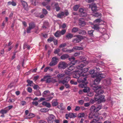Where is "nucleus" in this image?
Here are the masks:
<instances>
[{
    "instance_id": "680f3d73",
    "label": "nucleus",
    "mask_w": 123,
    "mask_h": 123,
    "mask_svg": "<svg viewBox=\"0 0 123 123\" xmlns=\"http://www.w3.org/2000/svg\"><path fill=\"white\" fill-rule=\"evenodd\" d=\"M84 101L83 100H81L78 101V103L79 104L81 105H82L84 103Z\"/></svg>"
},
{
    "instance_id": "72a5a7b5",
    "label": "nucleus",
    "mask_w": 123,
    "mask_h": 123,
    "mask_svg": "<svg viewBox=\"0 0 123 123\" xmlns=\"http://www.w3.org/2000/svg\"><path fill=\"white\" fill-rule=\"evenodd\" d=\"M35 116V115L32 113H29L26 117L27 118H30L34 117Z\"/></svg>"
},
{
    "instance_id": "f257e3e1",
    "label": "nucleus",
    "mask_w": 123,
    "mask_h": 123,
    "mask_svg": "<svg viewBox=\"0 0 123 123\" xmlns=\"http://www.w3.org/2000/svg\"><path fill=\"white\" fill-rule=\"evenodd\" d=\"M88 64V62L86 61H84L82 62L81 64L77 67V68L79 69L80 73H81V75L83 76L85 75L83 74V73H85L87 72L88 70V69L87 68H82L84 66Z\"/></svg>"
},
{
    "instance_id": "f3484780",
    "label": "nucleus",
    "mask_w": 123,
    "mask_h": 123,
    "mask_svg": "<svg viewBox=\"0 0 123 123\" xmlns=\"http://www.w3.org/2000/svg\"><path fill=\"white\" fill-rule=\"evenodd\" d=\"M86 78L85 77L83 78H79L77 79V81L79 83H83L86 81Z\"/></svg>"
},
{
    "instance_id": "bb28decb",
    "label": "nucleus",
    "mask_w": 123,
    "mask_h": 123,
    "mask_svg": "<svg viewBox=\"0 0 123 123\" xmlns=\"http://www.w3.org/2000/svg\"><path fill=\"white\" fill-rule=\"evenodd\" d=\"M95 77H96V79L95 80L94 83V84L96 85L99 83L101 80L99 78H97L96 76H95Z\"/></svg>"
},
{
    "instance_id": "a211bd4d",
    "label": "nucleus",
    "mask_w": 123,
    "mask_h": 123,
    "mask_svg": "<svg viewBox=\"0 0 123 123\" xmlns=\"http://www.w3.org/2000/svg\"><path fill=\"white\" fill-rule=\"evenodd\" d=\"M73 37V35L72 34L70 33H68L66 35V38L68 39H71Z\"/></svg>"
},
{
    "instance_id": "7ed1b4c3",
    "label": "nucleus",
    "mask_w": 123,
    "mask_h": 123,
    "mask_svg": "<svg viewBox=\"0 0 123 123\" xmlns=\"http://www.w3.org/2000/svg\"><path fill=\"white\" fill-rule=\"evenodd\" d=\"M67 63L65 62H61L58 64V67L60 69H63L66 68L67 67Z\"/></svg>"
},
{
    "instance_id": "b1692460",
    "label": "nucleus",
    "mask_w": 123,
    "mask_h": 123,
    "mask_svg": "<svg viewBox=\"0 0 123 123\" xmlns=\"http://www.w3.org/2000/svg\"><path fill=\"white\" fill-rule=\"evenodd\" d=\"M95 70H92L90 71V73L92 74L91 76L92 78H94L96 75V73H94Z\"/></svg>"
},
{
    "instance_id": "5701e85b",
    "label": "nucleus",
    "mask_w": 123,
    "mask_h": 123,
    "mask_svg": "<svg viewBox=\"0 0 123 123\" xmlns=\"http://www.w3.org/2000/svg\"><path fill=\"white\" fill-rule=\"evenodd\" d=\"M22 5L25 9H27L28 5L26 2L24 1H21Z\"/></svg>"
},
{
    "instance_id": "3c124183",
    "label": "nucleus",
    "mask_w": 123,
    "mask_h": 123,
    "mask_svg": "<svg viewBox=\"0 0 123 123\" xmlns=\"http://www.w3.org/2000/svg\"><path fill=\"white\" fill-rule=\"evenodd\" d=\"M27 82L29 84V85L30 86H33V82L32 81L28 80H27Z\"/></svg>"
},
{
    "instance_id": "5fc2aeb1",
    "label": "nucleus",
    "mask_w": 123,
    "mask_h": 123,
    "mask_svg": "<svg viewBox=\"0 0 123 123\" xmlns=\"http://www.w3.org/2000/svg\"><path fill=\"white\" fill-rule=\"evenodd\" d=\"M93 31L92 30L89 31H88V34L90 36H92L93 35Z\"/></svg>"
},
{
    "instance_id": "8fccbe9b",
    "label": "nucleus",
    "mask_w": 123,
    "mask_h": 123,
    "mask_svg": "<svg viewBox=\"0 0 123 123\" xmlns=\"http://www.w3.org/2000/svg\"><path fill=\"white\" fill-rule=\"evenodd\" d=\"M32 4L34 5H36L38 3V0H32Z\"/></svg>"
},
{
    "instance_id": "603ef678",
    "label": "nucleus",
    "mask_w": 123,
    "mask_h": 123,
    "mask_svg": "<svg viewBox=\"0 0 123 123\" xmlns=\"http://www.w3.org/2000/svg\"><path fill=\"white\" fill-rule=\"evenodd\" d=\"M98 121V119H93V120L91 122V123H101V122H98L97 123Z\"/></svg>"
},
{
    "instance_id": "4468645a",
    "label": "nucleus",
    "mask_w": 123,
    "mask_h": 123,
    "mask_svg": "<svg viewBox=\"0 0 123 123\" xmlns=\"http://www.w3.org/2000/svg\"><path fill=\"white\" fill-rule=\"evenodd\" d=\"M89 7L91 8L92 11L94 12L97 11V7L95 4L92 3L89 5Z\"/></svg>"
},
{
    "instance_id": "864d4df0",
    "label": "nucleus",
    "mask_w": 123,
    "mask_h": 123,
    "mask_svg": "<svg viewBox=\"0 0 123 123\" xmlns=\"http://www.w3.org/2000/svg\"><path fill=\"white\" fill-rule=\"evenodd\" d=\"M95 106H94V105H93L91 107L90 110L91 111H93L95 112Z\"/></svg>"
},
{
    "instance_id": "423d86ee",
    "label": "nucleus",
    "mask_w": 123,
    "mask_h": 123,
    "mask_svg": "<svg viewBox=\"0 0 123 123\" xmlns=\"http://www.w3.org/2000/svg\"><path fill=\"white\" fill-rule=\"evenodd\" d=\"M58 60V59L57 57H53L52 59V61L49 63V65L51 67L57 64Z\"/></svg>"
},
{
    "instance_id": "58836bf2",
    "label": "nucleus",
    "mask_w": 123,
    "mask_h": 123,
    "mask_svg": "<svg viewBox=\"0 0 123 123\" xmlns=\"http://www.w3.org/2000/svg\"><path fill=\"white\" fill-rule=\"evenodd\" d=\"M87 14L86 11L85 10V11L83 12L80 13V16L81 17H85L86 16Z\"/></svg>"
},
{
    "instance_id": "6e6552de",
    "label": "nucleus",
    "mask_w": 123,
    "mask_h": 123,
    "mask_svg": "<svg viewBox=\"0 0 123 123\" xmlns=\"http://www.w3.org/2000/svg\"><path fill=\"white\" fill-rule=\"evenodd\" d=\"M41 81H46V83H50L51 81V79L49 76H46L44 77L43 79H41Z\"/></svg>"
},
{
    "instance_id": "13d9d810",
    "label": "nucleus",
    "mask_w": 123,
    "mask_h": 123,
    "mask_svg": "<svg viewBox=\"0 0 123 123\" xmlns=\"http://www.w3.org/2000/svg\"><path fill=\"white\" fill-rule=\"evenodd\" d=\"M54 40V38L53 37H50L48 39L47 41L49 43H50L51 42L53 41Z\"/></svg>"
},
{
    "instance_id": "f704fd0d",
    "label": "nucleus",
    "mask_w": 123,
    "mask_h": 123,
    "mask_svg": "<svg viewBox=\"0 0 123 123\" xmlns=\"http://www.w3.org/2000/svg\"><path fill=\"white\" fill-rule=\"evenodd\" d=\"M7 5H11L13 6H15L16 5V3L13 1H10L8 2Z\"/></svg>"
},
{
    "instance_id": "e433bc0d",
    "label": "nucleus",
    "mask_w": 123,
    "mask_h": 123,
    "mask_svg": "<svg viewBox=\"0 0 123 123\" xmlns=\"http://www.w3.org/2000/svg\"><path fill=\"white\" fill-rule=\"evenodd\" d=\"M78 62V63H80V61L79 60H77L74 61L73 60V61H72V62H71V64H72V65H74L76 63H77Z\"/></svg>"
},
{
    "instance_id": "6ab92c4d",
    "label": "nucleus",
    "mask_w": 123,
    "mask_h": 123,
    "mask_svg": "<svg viewBox=\"0 0 123 123\" xmlns=\"http://www.w3.org/2000/svg\"><path fill=\"white\" fill-rule=\"evenodd\" d=\"M42 104L43 105L48 108H50L51 107V105L50 103H47L45 101H43L42 103Z\"/></svg>"
},
{
    "instance_id": "4be33fe9",
    "label": "nucleus",
    "mask_w": 123,
    "mask_h": 123,
    "mask_svg": "<svg viewBox=\"0 0 123 123\" xmlns=\"http://www.w3.org/2000/svg\"><path fill=\"white\" fill-rule=\"evenodd\" d=\"M50 93V92L48 90H46L44 91L42 94L43 96L44 97L47 96Z\"/></svg>"
},
{
    "instance_id": "1a4fd4ad",
    "label": "nucleus",
    "mask_w": 123,
    "mask_h": 123,
    "mask_svg": "<svg viewBox=\"0 0 123 123\" xmlns=\"http://www.w3.org/2000/svg\"><path fill=\"white\" fill-rule=\"evenodd\" d=\"M70 78L69 76H67L62 80L59 81V82L62 83L63 84L67 83L70 79Z\"/></svg>"
},
{
    "instance_id": "37998d69",
    "label": "nucleus",
    "mask_w": 123,
    "mask_h": 123,
    "mask_svg": "<svg viewBox=\"0 0 123 123\" xmlns=\"http://www.w3.org/2000/svg\"><path fill=\"white\" fill-rule=\"evenodd\" d=\"M35 95L37 96H40L41 95L40 92L39 91H37L34 93Z\"/></svg>"
},
{
    "instance_id": "cd10ccee",
    "label": "nucleus",
    "mask_w": 123,
    "mask_h": 123,
    "mask_svg": "<svg viewBox=\"0 0 123 123\" xmlns=\"http://www.w3.org/2000/svg\"><path fill=\"white\" fill-rule=\"evenodd\" d=\"M69 114V117L70 118H74L77 116L76 114L75 113H70Z\"/></svg>"
},
{
    "instance_id": "20e7f679",
    "label": "nucleus",
    "mask_w": 123,
    "mask_h": 123,
    "mask_svg": "<svg viewBox=\"0 0 123 123\" xmlns=\"http://www.w3.org/2000/svg\"><path fill=\"white\" fill-rule=\"evenodd\" d=\"M76 37L73 39L72 42L74 43H78L83 39V37L79 35L76 36Z\"/></svg>"
},
{
    "instance_id": "2f4dec72",
    "label": "nucleus",
    "mask_w": 123,
    "mask_h": 123,
    "mask_svg": "<svg viewBox=\"0 0 123 123\" xmlns=\"http://www.w3.org/2000/svg\"><path fill=\"white\" fill-rule=\"evenodd\" d=\"M81 19H80L79 24L81 26H83L86 25V22L84 21H82Z\"/></svg>"
},
{
    "instance_id": "473e14b6",
    "label": "nucleus",
    "mask_w": 123,
    "mask_h": 123,
    "mask_svg": "<svg viewBox=\"0 0 123 123\" xmlns=\"http://www.w3.org/2000/svg\"><path fill=\"white\" fill-rule=\"evenodd\" d=\"M90 90V89L89 88L86 87H86L83 90V91L84 92L88 93L89 92Z\"/></svg>"
},
{
    "instance_id": "6e6d98bb",
    "label": "nucleus",
    "mask_w": 123,
    "mask_h": 123,
    "mask_svg": "<svg viewBox=\"0 0 123 123\" xmlns=\"http://www.w3.org/2000/svg\"><path fill=\"white\" fill-rule=\"evenodd\" d=\"M101 105H99L97 107L95 108V111L96 112L98 111L100 109H101Z\"/></svg>"
},
{
    "instance_id": "a18cd8bd",
    "label": "nucleus",
    "mask_w": 123,
    "mask_h": 123,
    "mask_svg": "<svg viewBox=\"0 0 123 123\" xmlns=\"http://www.w3.org/2000/svg\"><path fill=\"white\" fill-rule=\"evenodd\" d=\"M92 28L96 30H97L99 28L98 25H95L92 26Z\"/></svg>"
},
{
    "instance_id": "412c9836",
    "label": "nucleus",
    "mask_w": 123,
    "mask_h": 123,
    "mask_svg": "<svg viewBox=\"0 0 123 123\" xmlns=\"http://www.w3.org/2000/svg\"><path fill=\"white\" fill-rule=\"evenodd\" d=\"M52 105L53 106H56L58 104L57 100V99H53L52 102Z\"/></svg>"
},
{
    "instance_id": "de8ad7c7",
    "label": "nucleus",
    "mask_w": 123,
    "mask_h": 123,
    "mask_svg": "<svg viewBox=\"0 0 123 123\" xmlns=\"http://www.w3.org/2000/svg\"><path fill=\"white\" fill-rule=\"evenodd\" d=\"M93 15L95 17H100L101 16V14L98 13H96L93 14Z\"/></svg>"
},
{
    "instance_id": "a878e982",
    "label": "nucleus",
    "mask_w": 123,
    "mask_h": 123,
    "mask_svg": "<svg viewBox=\"0 0 123 123\" xmlns=\"http://www.w3.org/2000/svg\"><path fill=\"white\" fill-rule=\"evenodd\" d=\"M61 35L60 31H57L54 34V35L56 37H59Z\"/></svg>"
},
{
    "instance_id": "dca6fc26",
    "label": "nucleus",
    "mask_w": 123,
    "mask_h": 123,
    "mask_svg": "<svg viewBox=\"0 0 123 123\" xmlns=\"http://www.w3.org/2000/svg\"><path fill=\"white\" fill-rule=\"evenodd\" d=\"M96 76H97V78H99L100 80L102 78H105L106 77V76L105 74H99L98 73H96Z\"/></svg>"
},
{
    "instance_id": "9b49d317",
    "label": "nucleus",
    "mask_w": 123,
    "mask_h": 123,
    "mask_svg": "<svg viewBox=\"0 0 123 123\" xmlns=\"http://www.w3.org/2000/svg\"><path fill=\"white\" fill-rule=\"evenodd\" d=\"M74 67L73 66H71L66 70L65 71V73L66 74L70 75V72L73 70L74 69Z\"/></svg>"
},
{
    "instance_id": "c9c22d12",
    "label": "nucleus",
    "mask_w": 123,
    "mask_h": 123,
    "mask_svg": "<svg viewBox=\"0 0 123 123\" xmlns=\"http://www.w3.org/2000/svg\"><path fill=\"white\" fill-rule=\"evenodd\" d=\"M73 49H74V50L75 49L76 50H80L83 49V48L82 47L76 46L74 47Z\"/></svg>"
},
{
    "instance_id": "393cba45",
    "label": "nucleus",
    "mask_w": 123,
    "mask_h": 123,
    "mask_svg": "<svg viewBox=\"0 0 123 123\" xmlns=\"http://www.w3.org/2000/svg\"><path fill=\"white\" fill-rule=\"evenodd\" d=\"M8 110H7V108H5L4 109H1L0 111V113L2 114H6L8 112Z\"/></svg>"
},
{
    "instance_id": "c03bdc74",
    "label": "nucleus",
    "mask_w": 123,
    "mask_h": 123,
    "mask_svg": "<svg viewBox=\"0 0 123 123\" xmlns=\"http://www.w3.org/2000/svg\"><path fill=\"white\" fill-rule=\"evenodd\" d=\"M58 108L62 110H64L65 109L64 107L63 106V104L62 103H61L60 105L58 106Z\"/></svg>"
},
{
    "instance_id": "ddd939ff",
    "label": "nucleus",
    "mask_w": 123,
    "mask_h": 123,
    "mask_svg": "<svg viewBox=\"0 0 123 123\" xmlns=\"http://www.w3.org/2000/svg\"><path fill=\"white\" fill-rule=\"evenodd\" d=\"M105 96L104 95H101L99 98L96 97H94V99L95 101H98L100 102L104 101H105V99L104 98Z\"/></svg>"
},
{
    "instance_id": "4c0bfd02",
    "label": "nucleus",
    "mask_w": 123,
    "mask_h": 123,
    "mask_svg": "<svg viewBox=\"0 0 123 123\" xmlns=\"http://www.w3.org/2000/svg\"><path fill=\"white\" fill-rule=\"evenodd\" d=\"M78 33L79 34L85 35L86 34V33L85 31L79 30L78 31Z\"/></svg>"
},
{
    "instance_id": "c85d7f7f",
    "label": "nucleus",
    "mask_w": 123,
    "mask_h": 123,
    "mask_svg": "<svg viewBox=\"0 0 123 123\" xmlns=\"http://www.w3.org/2000/svg\"><path fill=\"white\" fill-rule=\"evenodd\" d=\"M79 85V86L81 88H85L86 86V85L87 84V82L86 81L85 82L83 83H82Z\"/></svg>"
},
{
    "instance_id": "ea45409f",
    "label": "nucleus",
    "mask_w": 123,
    "mask_h": 123,
    "mask_svg": "<svg viewBox=\"0 0 123 123\" xmlns=\"http://www.w3.org/2000/svg\"><path fill=\"white\" fill-rule=\"evenodd\" d=\"M79 29L76 27H74L72 30V32L73 33L79 31Z\"/></svg>"
},
{
    "instance_id": "338daca9",
    "label": "nucleus",
    "mask_w": 123,
    "mask_h": 123,
    "mask_svg": "<svg viewBox=\"0 0 123 123\" xmlns=\"http://www.w3.org/2000/svg\"><path fill=\"white\" fill-rule=\"evenodd\" d=\"M53 98V96H50L47 97L46 98V100L48 101L52 99Z\"/></svg>"
},
{
    "instance_id": "9d476101",
    "label": "nucleus",
    "mask_w": 123,
    "mask_h": 123,
    "mask_svg": "<svg viewBox=\"0 0 123 123\" xmlns=\"http://www.w3.org/2000/svg\"><path fill=\"white\" fill-rule=\"evenodd\" d=\"M79 70L77 71H75L74 72V74H73V77L74 78H78L80 76H82L81 73L79 71Z\"/></svg>"
},
{
    "instance_id": "e2e57ef3",
    "label": "nucleus",
    "mask_w": 123,
    "mask_h": 123,
    "mask_svg": "<svg viewBox=\"0 0 123 123\" xmlns=\"http://www.w3.org/2000/svg\"><path fill=\"white\" fill-rule=\"evenodd\" d=\"M43 13L44 14L46 15L48 13V12L47 11L44 9H43Z\"/></svg>"
},
{
    "instance_id": "0e129e2a",
    "label": "nucleus",
    "mask_w": 123,
    "mask_h": 123,
    "mask_svg": "<svg viewBox=\"0 0 123 123\" xmlns=\"http://www.w3.org/2000/svg\"><path fill=\"white\" fill-rule=\"evenodd\" d=\"M93 95V92H88L87 93V95L88 96L91 97Z\"/></svg>"
},
{
    "instance_id": "4d7b16f0",
    "label": "nucleus",
    "mask_w": 123,
    "mask_h": 123,
    "mask_svg": "<svg viewBox=\"0 0 123 123\" xmlns=\"http://www.w3.org/2000/svg\"><path fill=\"white\" fill-rule=\"evenodd\" d=\"M49 23L47 22H45L44 23V25L43 26V28H46V26L49 25Z\"/></svg>"
},
{
    "instance_id": "c756f323",
    "label": "nucleus",
    "mask_w": 123,
    "mask_h": 123,
    "mask_svg": "<svg viewBox=\"0 0 123 123\" xmlns=\"http://www.w3.org/2000/svg\"><path fill=\"white\" fill-rule=\"evenodd\" d=\"M111 84V80L110 79H108L105 80V85L106 86H108Z\"/></svg>"
},
{
    "instance_id": "a19ab883",
    "label": "nucleus",
    "mask_w": 123,
    "mask_h": 123,
    "mask_svg": "<svg viewBox=\"0 0 123 123\" xmlns=\"http://www.w3.org/2000/svg\"><path fill=\"white\" fill-rule=\"evenodd\" d=\"M60 51V49H55L54 51V53L55 54H57L58 55H60L59 54Z\"/></svg>"
},
{
    "instance_id": "39448f33",
    "label": "nucleus",
    "mask_w": 123,
    "mask_h": 123,
    "mask_svg": "<svg viewBox=\"0 0 123 123\" xmlns=\"http://www.w3.org/2000/svg\"><path fill=\"white\" fill-rule=\"evenodd\" d=\"M55 117L53 115H50L47 119L48 123H54L55 119Z\"/></svg>"
},
{
    "instance_id": "7c9ffc66",
    "label": "nucleus",
    "mask_w": 123,
    "mask_h": 123,
    "mask_svg": "<svg viewBox=\"0 0 123 123\" xmlns=\"http://www.w3.org/2000/svg\"><path fill=\"white\" fill-rule=\"evenodd\" d=\"M85 116V114L84 113L81 112L79 113L77 116L78 118H80L84 117Z\"/></svg>"
},
{
    "instance_id": "f03ea898",
    "label": "nucleus",
    "mask_w": 123,
    "mask_h": 123,
    "mask_svg": "<svg viewBox=\"0 0 123 123\" xmlns=\"http://www.w3.org/2000/svg\"><path fill=\"white\" fill-rule=\"evenodd\" d=\"M101 88L100 87L96 86H93V89L96 93V95H95L96 97L99 95L102 94L104 93L103 91L100 89Z\"/></svg>"
},
{
    "instance_id": "09e8293b",
    "label": "nucleus",
    "mask_w": 123,
    "mask_h": 123,
    "mask_svg": "<svg viewBox=\"0 0 123 123\" xmlns=\"http://www.w3.org/2000/svg\"><path fill=\"white\" fill-rule=\"evenodd\" d=\"M55 6L56 8V10L57 11H58L60 9V7L58 6V4L57 3H56L55 4Z\"/></svg>"
},
{
    "instance_id": "49530a36",
    "label": "nucleus",
    "mask_w": 123,
    "mask_h": 123,
    "mask_svg": "<svg viewBox=\"0 0 123 123\" xmlns=\"http://www.w3.org/2000/svg\"><path fill=\"white\" fill-rule=\"evenodd\" d=\"M48 110H49L48 109L46 108H42L40 110V111L41 112H47L48 111Z\"/></svg>"
},
{
    "instance_id": "f8f14e48",
    "label": "nucleus",
    "mask_w": 123,
    "mask_h": 123,
    "mask_svg": "<svg viewBox=\"0 0 123 123\" xmlns=\"http://www.w3.org/2000/svg\"><path fill=\"white\" fill-rule=\"evenodd\" d=\"M89 118L90 119L93 118V119H98V121L99 120L102 119L103 117H99L98 116H96L94 115H92V113H90L89 116Z\"/></svg>"
},
{
    "instance_id": "774afa93",
    "label": "nucleus",
    "mask_w": 123,
    "mask_h": 123,
    "mask_svg": "<svg viewBox=\"0 0 123 123\" xmlns=\"http://www.w3.org/2000/svg\"><path fill=\"white\" fill-rule=\"evenodd\" d=\"M80 107L78 106H76L74 109V110L75 111H78L80 110Z\"/></svg>"
},
{
    "instance_id": "bf43d9fd",
    "label": "nucleus",
    "mask_w": 123,
    "mask_h": 123,
    "mask_svg": "<svg viewBox=\"0 0 123 123\" xmlns=\"http://www.w3.org/2000/svg\"><path fill=\"white\" fill-rule=\"evenodd\" d=\"M66 45V43H63L60 44L59 46V47L60 48H63L65 47Z\"/></svg>"
},
{
    "instance_id": "052dcab7",
    "label": "nucleus",
    "mask_w": 123,
    "mask_h": 123,
    "mask_svg": "<svg viewBox=\"0 0 123 123\" xmlns=\"http://www.w3.org/2000/svg\"><path fill=\"white\" fill-rule=\"evenodd\" d=\"M66 30L65 29H63L61 31H60V33L61 35H63L66 32Z\"/></svg>"
},
{
    "instance_id": "69168bd1",
    "label": "nucleus",
    "mask_w": 123,
    "mask_h": 123,
    "mask_svg": "<svg viewBox=\"0 0 123 123\" xmlns=\"http://www.w3.org/2000/svg\"><path fill=\"white\" fill-rule=\"evenodd\" d=\"M104 37L105 39H108L109 38V36L107 34H105L104 35Z\"/></svg>"
},
{
    "instance_id": "79ce46f5",
    "label": "nucleus",
    "mask_w": 123,
    "mask_h": 123,
    "mask_svg": "<svg viewBox=\"0 0 123 123\" xmlns=\"http://www.w3.org/2000/svg\"><path fill=\"white\" fill-rule=\"evenodd\" d=\"M79 7L80 5H76L74 6L73 9L74 11H76Z\"/></svg>"
},
{
    "instance_id": "2eb2a0df",
    "label": "nucleus",
    "mask_w": 123,
    "mask_h": 123,
    "mask_svg": "<svg viewBox=\"0 0 123 123\" xmlns=\"http://www.w3.org/2000/svg\"><path fill=\"white\" fill-rule=\"evenodd\" d=\"M66 74H61L59 73L57 75V77L59 80V81H60V80L62 79L65 76Z\"/></svg>"
},
{
    "instance_id": "aec40b11",
    "label": "nucleus",
    "mask_w": 123,
    "mask_h": 123,
    "mask_svg": "<svg viewBox=\"0 0 123 123\" xmlns=\"http://www.w3.org/2000/svg\"><path fill=\"white\" fill-rule=\"evenodd\" d=\"M69 57V56L68 54H64L61 56L60 58L61 59L64 60L68 58Z\"/></svg>"
},
{
    "instance_id": "0eeeda50",
    "label": "nucleus",
    "mask_w": 123,
    "mask_h": 123,
    "mask_svg": "<svg viewBox=\"0 0 123 123\" xmlns=\"http://www.w3.org/2000/svg\"><path fill=\"white\" fill-rule=\"evenodd\" d=\"M29 26L27 29V32L28 33L31 32V30L34 28L35 27V25L33 23H30L29 24Z\"/></svg>"
}]
</instances>
